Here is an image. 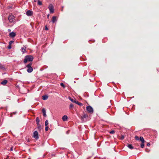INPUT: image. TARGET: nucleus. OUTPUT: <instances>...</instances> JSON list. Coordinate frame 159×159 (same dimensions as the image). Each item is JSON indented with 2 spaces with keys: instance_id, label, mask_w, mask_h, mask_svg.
I'll list each match as a JSON object with an SVG mask.
<instances>
[{
  "instance_id": "nucleus-1",
  "label": "nucleus",
  "mask_w": 159,
  "mask_h": 159,
  "mask_svg": "<svg viewBox=\"0 0 159 159\" xmlns=\"http://www.w3.org/2000/svg\"><path fill=\"white\" fill-rule=\"evenodd\" d=\"M34 59L33 57L31 55H27L25 57L24 60L25 63H26L28 61H32Z\"/></svg>"
},
{
  "instance_id": "nucleus-2",
  "label": "nucleus",
  "mask_w": 159,
  "mask_h": 159,
  "mask_svg": "<svg viewBox=\"0 0 159 159\" xmlns=\"http://www.w3.org/2000/svg\"><path fill=\"white\" fill-rule=\"evenodd\" d=\"M32 65V63H30L26 66V68H27L26 70L28 73H31L33 71V68L31 66Z\"/></svg>"
},
{
  "instance_id": "nucleus-3",
  "label": "nucleus",
  "mask_w": 159,
  "mask_h": 159,
  "mask_svg": "<svg viewBox=\"0 0 159 159\" xmlns=\"http://www.w3.org/2000/svg\"><path fill=\"white\" fill-rule=\"evenodd\" d=\"M86 109L89 113H93V110L91 106H87L86 107Z\"/></svg>"
},
{
  "instance_id": "nucleus-4",
  "label": "nucleus",
  "mask_w": 159,
  "mask_h": 159,
  "mask_svg": "<svg viewBox=\"0 0 159 159\" xmlns=\"http://www.w3.org/2000/svg\"><path fill=\"white\" fill-rule=\"evenodd\" d=\"M48 8L51 13H53L54 12V7L52 4H50L49 7Z\"/></svg>"
},
{
  "instance_id": "nucleus-5",
  "label": "nucleus",
  "mask_w": 159,
  "mask_h": 159,
  "mask_svg": "<svg viewBox=\"0 0 159 159\" xmlns=\"http://www.w3.org/2000/svg\"><path fill=\"white\" fill-rule=\"evenodd\" d=\"M15 17L12 15H10L8 17V19L9 22L12 23L13 21V19H14Z\"/></svg>"
},
{
  "instance_id": "nucleus-6",
  "label": "nucleus",
  "mask_w": 159,
  "mask_h": 159,
  "mask_svg": "<svg viewBox=\"0 0 159 159\" xmlns=\"http://www.w3.org/2000/svg\"><path fill=\"white\" fill-rule=\"evenodd\" d=\"M88 118V115L86 114H84L81 117V120L83 121H86Z\"/></svg>"
},
{
  "instance_id": "nucleus-7",
  "label": "nucleus",
  "mask_w": 159,
  "mask_h": 159,
  "mask_svg": "<svg viewBox=\"0 0 159 159\" xmlns=\"http://www.w3.org/2000/svg\"><path fill=\"white\" fill-rule=\"evenodd\" d=\"M33 11L31 10H28L26 12V15L29 16H32L33 15Z\"/></svg>"
},
{
  "instance_id": "nucleus-8",
  "label": "nucleus",
  "mask_w": 159,
  "mask_h": 159,
  "mask_svg": "<svg viewBox=\"0 0 159 159\" xmlns=\"http://www.w3.org/2000/svg\"><path fill=\"white\" fill-rule=\"evenodd\" d=\"M33 137L36 140L39 139L38 134L37 131H35L34 132Z\"/></svg>"
},
{
  "instance_id": "nucleus-9",
  "label": "nucleus",
  "mask_w": 159,
  "mask_h": 159,
  "mask_svg": "<svg viewBox=\"0 0 159 159\" xmlns=\"http://www.w3.org/2000/svg\"><path fill=\"white\" fill-rule=\"evenodd\" d=\"M16 35V33L13 32L10 33L9 34V36L11 37H15Z\"/></svg>"
},
{
  "instance_id": "nucleus-10",
  "label": "nucleus",
  "mask_w": 159,
  "mask_h": 159,
  "mask_svg": "<svg viewBox=\"0 0 159 159\" xmlns=\"http://www.w3.org/2000/svg\"><path fill=\"white\" fill-rule=\"evenodd\" d=\"M42 111L43 113V116L44 117H46V110L45 108H43L42 110Z\"/></svg>"
},
{
  "instance_id": "nucleus-11",
  "label": "nucleus",
  "mask_w": 159,
  "mask_h": 159,
  "mask_svg": "<svg viewBox=\"0 0 159 159\" xmlns=\"http://www.w3.org/2000/svg\"><path fill=\"white\" fill-rule=\"evenodd\" d=\"M5 70V68L4 66V65H2L0 62V70Z\"/></svg>"
},
{
  "instance_id": "nucleus-12",
  "label": "nucleus",
  "mask_w": 159,
  "mask_h": 159,
  "mask_svg": "<svg viewBox=\"0 0 159 159\" xmlns=\"http://www.w3.org/2000/svg\"><path fill=\"white\" fill-rule=\"evenodd\" d=\"M57 20L56 19V17L55 16H54L52 17V23H54L55 22L57 21Z\"/></svg>"
},
{
  "instance_id": "nucleus-13",
  "label": "nucleus",
  "mask_w": 159,
  "mask_h": 159,
  "mask_svg": "<svg viewBox=\"0 0 159 159\" xmlns=\"http://www.w3.org/2000/svg\"><path fill=\"white\" fill-rule=\"evenodd\" d=\"M127 147L131 149H133L134 148L133 147L131 144H128L127 145Z\"/></svg>"
},
{
  "instance_id": "nucleus-14",
  "label": "nucleus",
  "mask_w": 159,
  "mask_h": 159,
  "mask_svg": "<svg viewBox=\"0 0 159 159\" xmlns=\"http://www.w3.org/2000/svg\"><path fill=\"white\" fill-rule=\"evenodd\" d=\"M62 120L63 121H66L67 119V116L64 115L62 117Z\"/></svg>"
},
{
  "instance_id": "nucleus-15",
  "label": "nucleus",
  "mask_w": 159,
  "mask_h": 159,
  "mask_svg": "<svg viewBox=\"0 0 159 159\" xmlns=\"http://www.w3.org/2000/svg\"><path fill=\"white\" fill-rule=\"evenodd\" d=\"M48 97L46 95H43L42 96V99L43 100H46L48 98Z\"/></svg>"
},
{
  "instance_id": "nucleus-16",
  "label": "nucleus",
  "mask_w": 159,
  "mask_h": 159,
  "mask_svg": "<svg viewBox=\"0 0 159 159\" xmlns=\"http://www.w3.org/2000/svg\"><path fill=\"white\" fill-rule=\"evenodd\" d=\"M7 80H4L1 82V84L3 85H5L7 83Z\"/></svg>"
},
{
  "instance_id": "nucleus-17",
  "label": "nucleus",
  "mask_w": 159,
  "mask_h": 159,
  "mask_svg": "<svg viewBox=\"0 0 159 159\" xmlns=\"http://www.w3.org/2000/svg\"><path fill=\"white\" fill-rule=\"evenodd\" d=\"M69 99L73 102L75 103L76 101L75 99H73L70 97H69Z\"/></svg>"
},
{
  "instance_id": "nucleus-18",
  "label": "nucleus",
  "mask_w": 159,
  "mask_h": 159,
  "mask_svg": "<svg viewBox=\"0 0 159 159\" xmlns=\"http://www.w3.org/2000/svg\"><path fill=\"white\" fill-rule=\"evenodd\" d=\"M141 141L142 143H144V140L143 139V138L142 137H140L139 139Z\"/></svg>"
},
{
  "instance_id": "nucleus-19",
  "label": "nucleus",
  "mask_w": 159,
  "mask_h": 159,
  "mask_svg": "<svg viewBox=\"0 0 159 159\" xmlns=\"http://www.w3.org/2000/svg\"><path fill=\"white\" fill-rule=\"evenodd\" d=\"M36 121L37 125H39V119L38 117H37L36 118Z\"/></svg>"
},
{
  "instance_id": "nucleus-20",
  "label": "nucleus",
  "mask_w": 159,
  "mask_h": 159,
  "mask_svg": "<svg viewBox=\"0 0 159 159\" xmlns=\"http://www.w3.org/2000/svg\"><path fill=\"white\" fill-rule=\"evenodd\" d=\"M75 103L77 104L78 105H79L80 106H82L83 105L82 103L78 101H76Z\"/></svg>"
},
{
  "instance_id": "nucleus-21",
  "label": "nucleus",
  "mask_w": 159,
  "mask_h": 159,
  "mask_svg": "<svg viewBox=\"0 0 159 159\" xmlns=\"http://www.w3.org/2000/svg\"><path fill=\"white\" fill-rule=\"evenodd\" d=\"M38 4L39 5H42V3L39 0H38Z\"/></svg>"
},
{
  "instance_id": "nucleus-22",
  "label": "nucleus",
  "mask_w": 159,
  "mask_h": 159,
  "mask_svg": "<svg viewBox=\"0 0 159 159\" xmlns=\"http://www.w3.org/2000/svg\"><path fill=\"white\" fill-rule=\"evenodd\" d=\"M74 105L72 104H70L69 106L70 108H72L73 107Z\"/></svg>"
},
{
  "instance_id": "nucleus-23",
  "label": "nucleus",
  "mask_w": 159,
  "mask_h": 159,
  "mask_svg": "<svg viewBox=\"0 0 159 159\" xmlns=\"http://www.w3.org/2000/svg\"><path fill=\"white\" fill-rule=\"evenodd\" d=\"M48 124V120H46L45 121V125L46 126H47Z\"/></svg>"
},
{
  "instance_id": "nucleus-24",
  "label": "nucleus",
  "mask_w": 159,
  "mask_h": 159,
  "mask_svg": "<svg viewBox=\"0 0 159 159\" xmlns=\"http://www.w3.org/2000/svg\"><path fill=\"white\" fill-rule=\"evenodd\" d=\"M144 143H142L141 144V147L142 148H143L144 147Z\"/></svg>"
},
{
  "instance_id": "nucleus-25",
  "label": "nucleus",
  "mask_w": 159,
  "mask_h": 159,
  "mask_svg": "<svg viewBox=\"0 0 159 159\" xmlns=\"http://www.w3.org/2000/svg\"><path fill=\"white\" fill-rule=\"evenodd\" d=\"M60 85H61V86L63 87V88H65V85H64V84H63V83H61V84H60Z\"/></svg>"
},
{
  "instance_id": "nucleus-26",
  "label": "nucleus",
  "mask_w": 159,
  "mask_h": 159,
  "mask_svg": "<svg viewBox=\"0 0 159 159\" xmlns=\"http://www.w3.org/2000/svg\"><path fill=\"white\" fill-rule=\"evenodd\" d=\"M124 135H121V138H120V139L121 140H123L124 139Z\"/></svg>"
},
{
  "instance_id": "nucleus-27",
  "label": "nucleus",
  "mask_w": 159,
  "mask_h": 159,
  "mask_svg": "<svg viewBox=\"0 0 159 159\" xmlns=\"http://www.w3.org/2000/svg\"><path fill=\"white\" fill-rule=\"evenodd\" d=\"M135 139L136 140H139V137L138 136H135Z\"/></svg>"
},
{
  "instance_id": "nucleus-28",
  "label": "nucleus",
  "mask_w": 159,
  "mask_h": 159,
  "mask_svg": "<svg viewBox=\"0 0 159 159\" xmlns=\"http://www.w3.org/2000/svg\"><path fill=\"white\" fill-rule=\"evenodd\" d=\"M11 45H10V44H9V45L8 46V49H11Z\"/></svg>"
},
{
  "instance_id": "nucleus-29",
  "label": "nucleus",
  "mask_w": 159,
  "mask_h": 159,
  "mask_svg": "<svg viewBox=\"0 0 159 159\" xmlns=\"http://www.w3.org/2000/svg\"><path fill=\"white\" fill-rule=\"evenodd\" d=\"M110 133L111 134H113L115 133V131L114 130H112Z\"/></svg>"
},
{
  "instance_id": "nucleus-30",
  "label": "nucleus",
  "mask_w": 159,
  "mask_h": 159,
  "mask_svg": "<svg viewBox=\"0 0 159 159\" xmlns=\"http://www.w3.org/2000/svg\"><path fill=\"white\" fill-rule=\"evenodd\" d=\"M13 41H11L9 42V44H10V45H11L12 43H13Z\"/></svg>"
},
{
  "instance_id": "nucleus-31",
  "label": "nucleus",
  "mask_w": 159,
  "mask_h": 159,
  "mask_svg": "<svg viewBox=\"0 0 159 159\" xmlns=\"http://www.w3.org/2000/svg\"><path fill=\"white\" fill-rule=\"evenodd\" d=\"M48 127L47 126L45 127V130L46 131H47L48 130Z\"/></svg>"
},
{
  "instance_id": "nucleus-32",
  "label": "nucleus",
  "mask_w": 159,
  "mask_h": 159,
  "mask_svg": "<svg viewBox=\"0 0 159 159\" xmlns=\"http://www.w3.org/2000/svg\"><path fill=\"white\" fill-rule=\"evenodd\" d=\"M48 27L47 26H46L45 28V30H48Z\"/></svg>"
},
{
  "instance_id": "nucleus-33",
  "label": "nucleus",
  "mask_w": 159,
  "mask_h": 159,
  "mask_svg": "<svg viewBox=\"0 0 159 159\" xmlns=\"http://www.w3.org/2000/svg\"><path fill=\"white\" fill-rule=\"evenodd\" d=\"M12 114H13L12 113H11L10 114V117H12Z\"/></svg>"
},
{
  "instance_id": "nucleus-34",
  "label": "nucleus",
  "mask_w": 159,
  "mask_h": 159,
  "mask_svg": "<svg viewBox=\"0 0 159 159\" xmlns=\"http://www.w3.org/2000/svg\"><path fill=\"white\" fill-rule=\"evenodd\" d=\"M13 114H14V115H15L16 114V112H13V113H12Z\"/></svg>"
},
{
  "instance_id": "nucleus-35",
  "label": "nucleus",
  "mask_w": 159,
  "mask_h": 159,
  "mask_svg": "<svg viewBox=\"0 0 159 159\" xmlns=\"http://www.w3.org/2000/svg\"><path fill=\"white\" fill-rule=\"evenodd\" d=\"M150 144L149 143H148L147 144V145L148 146H150Z\"/></svg>"
},
{
  "instance_id": "nucleus-36",
  "label": "nucleus",
  "mask_w": 159,
  "mask_h": 159,
  "mask_svg": "<svg viewBox=\"0 0 159 159\" xmlns=\"http://www.w3.org/2000/svg\"><path fill=\"white\" fill-rule=\"evenodd\" d=\"M21 49L22 50H25V49H24V48H21Z\"/></svg>"
},
{
  "instance_id": "nucleus-37",
  "label": "nucleus",
  "mask_w": 159,
  "mask_h": 159,
  "mask_svg": "<svg viewBox=\"0 0 159 159\" xmlns=\"http://www.w3.org/2000/svg\"><path fill=\"white\" fill-rule=\"evenodd\" d=\"M11 151L13 150V148H12H12H11Z\"/></svg>"
},
{
  "instance_id": "nucleus-38",
  "label": "nucleus",
  "mask_w": 159,
  "mask_h": 159,
  "mask_svg": "<svg viewBox=\"0 0 159 159\" xmlns=\"http://www.w3.org/2000/svg\"><path fill=\"white\" fill-rule=\"evenodd\" d=\"M37 1V0H34V2H36Z\"/></svg>"
},
{
  "instance_id": "nucleus-39",
  "label": "nucleus",
  "mask_w": 159,
  "mask_h": 159,
  "mask_svg": "<svg viewBox=\"0 0 159 159\" xmlns=\"http://www.w3.org/2000/svg\"><path fill=\"white\" fill-rule=\"evenodd\" d=\"M8 31H11V30L9 29L8 30Z\"/></svg>"
},
{
  "instance_id": "nucleus-40",
  "label": "nucleus",
  "mask_w": 159,
  "mask_h": 159,
  "mask_svg": "<svg viewBox=\"0 0 159 159\" xmlns=\"http://www.w3.org/2000/svg\"><path fill=\"white\" fill-rule=\"evenodd\" d=\"M47 16H48V17H49V14H48V15Z\"/></svg>"
}]
</instances>
